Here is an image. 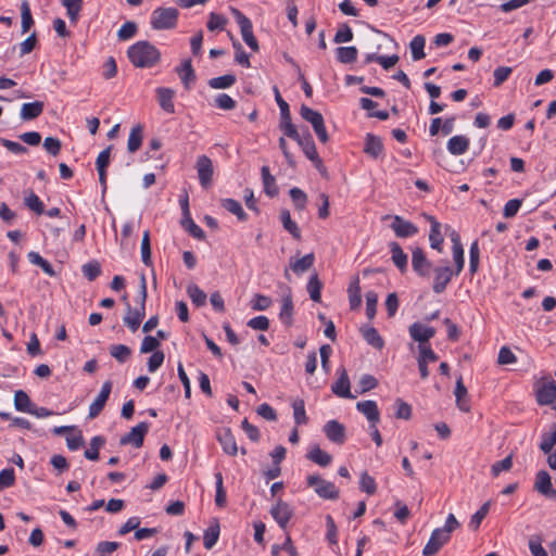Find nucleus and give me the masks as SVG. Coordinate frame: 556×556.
Listing matches in <instances>:
<instances>
[{"label":"nucleus","mask_w":556,"mask_h":556,"mask_svg":"<svg viewBox=\"0 0 556 556\" xmlns=\"http://www.w3.org/2000/svg\"><path fill=\"white\" fill-rule=\"evenodd\" d=\"M460 523L453 514H450L442 528L432 531L430 539L422 549V556H434L450 540L453 531L459 528Z\"/></svg>","instance_id":"nucleus-1"},{"label":"nucleus","mask_w":556,"mask_h":556,"mask_svg":"<svg viewBox=\"0 0 556 556\" xmlns=\"http://www.w3.org/2000/svg\"><path fill=\"white\" fill-rule=\"evenodd\" d=\"M127 54L134 66L140 68L154 66L161 58L159 49L143 40L130 46Z\"/></svg>","instance_id":"nucleus-2"},{"label":"nucleus","mask_w":556,"mask_h":556,"mask_svg":"<svg viewBox=\"0 0 556 556\" xmlns=\"http://www.w3.org/2000/svg\"><path fill=\"white\" fill-rule=\"evenodd\" d=\"M146 300H147V280L146 276L140 277V292H139V306L131 308L127 303V312L124 316V324L130 329L131 332H136L140 327V324L146 316Z\"/></svg>","instance_id":"nucleus-3"},{"label":"nucleus","mask_w":556,"mask_h":556,"mask_svg":"<svg viewBox=\"0 0 556 556\" xmlns=\"http://www.w3.org/2000/svg\"><path fill=\"white\" fill-rule=\"evenodd\" d=\"M179 12L175 8H156L151 14V27L156 30L174 29Z\"/></svg>","instance_id":"nucleus-4"},{"label":"nucleus","mask_w":556,"mask_h":556,"mask_svg":"<svg viewBox=\"0 0 556 556\" xmlns=\"http://www.w3.org/2000/svg\"><path fill=\"white\" fill-rule=\"evenodd\" d=\"M306 483L308 486L314 488L315 493L324 500L334 501L339 498L340 492L334 483L323 479L318 475L307 476Z\"/></svg>","instance_id":"nucleus-5"},{"label":"nucleus","mask_w":556,"mask_h":556,"mask_svg":"<svg viewBox=\"0 0 556 556\" xmlns=\"http://www.w3.org/2000/svg\"><path fill=\"white\" fill-rule=\"evenodd\" d=\"M231 14L236 18V21L240 27V31H241L243 41L253 51H257L258 43H257L255 36L253 35V25H252L251 21L240 10H238L236 8H231Z\"/></svg>","instance_id":"nucleus-6"},{"label":"nucleus","mask_w":556,"mask_h":556,"mask_svg":"<svg viewBox=\"0 0 556 556\" xmlns=\"http://www.w3.org/2000/svg\"><path fill=\"white\" fill-rule=\"evenodd\" d=\"M535 397L539 405H551L556 400V382L551 378L542 379L535 389Z\"/></svg>","instance_id":"nucleus-7"},{"label":"nucleus","mask_w":556,"mask_h":556,"mask_svg":"<svg viewBox=\"0 0 556 556\" xmlns=\"http://www.w3.org/2000/svg\"><path fill=\"white\" fill-rule=\"evenodd\" d=\"M293 140L298 142L305 156L314 163L317 169L323 168V161L317 153L315 142L308 130L302 135L300 134L299 138Z\"/></svg>","instance_id":"nucleus-8"},{"label":"nucleus","mask_w":556,"mask_h":556,"mask_svg":"<svg viewBox=\"0 0 556 556\" xmlns=\"http://www.w3.org/2000/svg\"><path fill=\"white\" fill-rule=\"evenodd\" d=\"M195 169L198 172L199 181L202 188H210L212 186L214 175V166L212 160L205 154L198 156L195 162Z\"/></svg>","instance_id":"nucleus-9"},{"label":"nucleus","mask_w":556,"mask_h":556,"mask_svg":"<svg viewBox=\"0 0 556 556\" xmlns=\"http://www.w3.org/2000/svg\"><path fill=\"white\" fill-rule=\"evenodd\" d=\"M148 431L149 424L142 421L138 424L136 427L131 428V430L127 434L123 435L121 438L119 443L122 445L131 444L137 448L141 447L143 444L144 435L148 433Z\"/></svg>","instance_id":"nucleus-10"},{"label":"nucleus","mask_w":556,"mask_h":556,"mask_svg":"<svg viewBox=\"0 0 556 556\" xmlns=\"http://www.w3.org/2000/svg\"><path fill=\"white\" fill-rule=\"evenodd\" d=\"M270 515L281 529H286L293 516L292 507L282 500H279L270 509Z\"/></svg>","instance_id":"nucleus-11"},{"label":"nucleus","mask_w":556,"mask_h":556,"mask_svg":"<svg viewBox=\"0 0 556 556\" xmlns=\"http://www.w3.org/2000/svg\"><path fill=\"white\" fill-rule=\"evenodd\" d=\"M112 381H105L102 384V388L98 394V396L94 399V401L89 406V418H96L100 415V413L103 410L105 403L111 394L112 391Z\"/></svg>","instance_id":"nucleus-12"},{"label":"nucleus","mask_w":556,"mask_h":556,"mask_svg":"<svg viewBox=\"0 0 556 556\" xmlns=\"http://www.w3.org/2000/svg\"><path fill=\"white\" fill-rule=\"evenodd\" d=\"M434 271V280L432 285V290L434 293L440 294L442 293L450 281L452 280V277L455 275L454 270L450 266H438L433 269Z\"/></svg>","instance_id":"nucleus-13"},{"label":"nucleus","mask_w":556,"mask_h":556,"mask_svg":"<svg viewBox=\"0 0 556 556\" xmlns=\"http://www.w3.org/2000/svg\"><path fill=\"white\" fill-rule=\"evenodd\" d=\"M325 435L334 444L341 445L346 440L345 427L337 420H329L324 426Z\"/></svg>","instance_id":"nucleus-14"},{"label":"nucleus","mask_w":556,"mask_h":556,"mask_svg":"<svg viewBox=\"0 0 556 556\" xmlns=\"http://www.w3.org/2000/svg\"><path fill=\"white\" fill-rule=\"evenodd\" d=\"M412 266L416 274L420 277L429 276L431 262L426 257L421 248H415L412 253Z\"/></svg>","instance_id":"nucleus-15"},{"label":"nucleus","mask_w":556,"mask_h":556,"mask_svg":"<svg viewBox=\"0 0 556 556\" xmlns=\"http://www.w3.org/2000/svg\"><path fill=\"white\" fill-rule=\"evenodd\" d=\"M408 331L412 339L419 342V345L429 344V340L435 334V329L433 327H426L420 323L412 324Z\"/></svg>","instance_id":"nucleus-16"},{"label":"nucleus","mask_w":556,"mask_h":556,"mask_svg":"<svg viewBox=\"0 0 556 556\" xmlns=\"http://www.w3.org/2000/svg\"><path fill=\"white\" fill-rule=\"evenodd\" d=\"M391 228L399 238H409L418 232L417 226L399 215L393 217Z\"/></svg>","instance_id":"nucleus-17"},{"label":"nucleus","mask_w":556,"mask_h":556,"mask_svg":"<svg viewBox=\"0 0 556 556\" xmlns=\"http://www.w3.org/2000/svg\"><path fill=\"white\" fill-rule=\"evenodd\" d=\"M216 439L220 443L223 451L231 456L237 455L238 447L235 437L229 428H222L216 432Z\"/></svg>","instance_id":"nucleus-18"},{"label":"nucleus","mask_w":556,"mask_h":556,"mask_svg":"<svg viewBox=\"0 0 556 556\" xmlns=\"http://www.w3.org/2000/svg\"><path fill=\"white\" fill-rule=\"evenodd\" d=\"M350 387V379L346 370L342 369L338 380L332 384L331 390L339 397L354 399L355 395L351 393Z\"/></svg>","instance_id":"nucleus-19"},{"label":"nucleus","mask_w":556,"mask_h":556,"mask_svg":"<svg viewBox=\"0 0 556 556\" xmlns=\"http://www.w3.org/2000/svg\"><path fill=\"white\" fill-rule=\"evenodd\" d=\"M391 252V260L399 270L404 274L407 270V254L403 251L401 245L393 241L389 244Z\"/></svg>","instance_id":"nucleus-20"},{"label":"nucleus","mask_w":556,"mask_h":556,"mask_svg":"<svg viewBox=\"0 0 556 556\" xmlns=\"http://www.w3.org/2000/svg\"><path fill=\"white\" fill-rule=\"evenodd\" d=\"M156 93L160 106L166 113L173 114L175 112V105L173 101L175 97V91L169 88L160 87L156 89Z\"/></svg>","instance_id":"nucleus-21"},{"label":"nucleus","mask_w":556,"mask_h":556,"mask_svg":"<svg viewBox=\"0 0 556 556\" xmlns=\"http://www.w3.org/2000/svg\"><path fill=\"white\" fill-rule=\"evenodd\" d=\"M306 458L321 467H327L332 462V456L329 453L323 451L317 444L309 448L306 454Z\"/></svg>","instance_id":"nucleus-22"},{"label":"nucleus","mask_w":556,"mask_h":556,"mask_svg":"<svg viewBox=\"0 0 556 556\" xmlns=\"http://www.w3.org/2000/svg\"><path fill=\"white\" fill-rule=\"evenodd\" d=\"M431 224L429 241L432 249L441 251L444 238L441 233V224L433 216H426Z\"/></svg>","instance_id":"nucleus-23"},{"label":"nucleus","mask_w":556,"mask_h":556,"mask_svg":"<svg viewBox=\"0 0 556 556\" xmlns=\"http://www.w3.org/2000/svg\"><path fill=\"white\" fill-rule=\"evenodd\" d=\"M45 104L41 101L24 103L21 108V118L23 121H31L37 118L43 112Z\"/></svg>","instance_id":"nucleus-24"},{"label":"nucleus","mask_w":556,"mask_h":556,"mask_svg":"<svg viewBox=\"0 0 556 556\" xmlns=\"http://www.w3.org/2000/svg\"><path fill=\"white\" fill-rule=\"evenodd\" d=\"M361 285L358 276L353 277L348 288L349 303L351 309H358L362 304Z\"/></svg>","instance_id":"nucleus-25"},{"label":"nucleus","mask_w":556,"mask_h":556,"mask_svg":"<svg viewBox=\"0 0 556 556\" xmlns=\"http://www.w3.org/2000/svg\"><path fill=\"white\" fill-rule=\"evenodd\" d=\"M315 262V255L313 253H308L304 255L303 257L293 261L292 258L289 262V268L296 274L298 276L304 274L307 271Z\"/></svg>","instance_id":"nucleus-26"},{"label":"nucleus","mask_w":556,"mask_h":556,"mask_svg":"<svg viewBox=\"0 0 556 556\" xmlns=\"http://www.w3.org/2000/svg\"><path fill=\"white\" fill-rule=\"evenodd\" d=\"M177 73L186 89H190L191 84L195 81V73L190 59L185 60L177 68Z\"/></svg>","instance_id":"nucleus-27"},{"label":"nucleus","mask_w":556,"mask_h":556,"mask_svg":"<svg viewBox=\"0 0 556 556\" xmlns=\"http://www.w3.org/2000/svg\"><path fill=\"white\" fill-rule=\"evenodd\" d=\"M469 148V139L466 136L457 135L447 141V150L453 155H462Z\"/></svg>","instance_id":"nucleus-28"},{"label":"nucleus","mask_w":556,"mask_h":556,"mask_svg":"<svg viewBox=\"0 0 556 556\" xmlns=\"http://www.w3.org/2000/svg\"><path fill=\"white\" fill-rule=\"evenodd\" d=\"M356 409L364 414L370 422L377 424L379 421V410L375 401L358 402Z\"/></svg>","instance_id":"nucleus-29"},{"label":"nucleus","mask_w":556,"mask_h":556,"mask_svg":"<svg viewBox=\"0 0 556 556\" xmlns=\"http://www.w3.org/2000/svg\"><path fill=\"white\" fill-rule=\"evenodd\" d=\"M364 151L374 159L379 157L383 152V144L379 137L367 134Z\"/></svg>","instance_id":"nucleus-30"},{"label":"nucleus","mask_w":556,"mask_h":556,"mask_svg":"<svg viewBox=\"0 0 556 556\" xmlns=\"http://www.w3.org/2000/svg\"><path fill=\"white\" fill-rule=\"evenodd\" d=\"M262 180L265 193L274 198L278 194V187L275 177L270 174L268 166H263L261 169Z\"/></svg>","instance_id":"nucleus-31"},{"label":"nucleus","mask_w":556,"mask_h":556,"mask_svg":"<svg viewBox=\"0 0 556 556\" xmlns=\"http://www.w3.org/2000/svg\"><path fill=\"white\" fill-rule=\"evenodd\" d=\"M361 331L365 341L372 348L381 350L384 346V341L376 328L365 327Z\"/></svg>","instance_id":"nucleus-32"},{"label":"nucleus","mask_w":556,"mask_h":556,"mask_svg":"<svg viewBox=\"0 0 556 556\" xmlns=\"http://www.w3.org/2000/svg\"><path fill=\"white\" fill-rule=\"evenodd\" d=\"M280 220L282 223L283 228L295 239H301V230L298 224L292 220L290 212L288 210H281L280 212Z\"/></svg>","instance_id":"nucleus-33"},{"label":"nucleus","mask_w":556,"mask_h":556,"mask_svg":"<svg viewBox=\"0 0 556 556\" xmlns=\"http://www.w3.org/2000/svg\"><path fill=\"white\" fill-rule=\"evenodd\" d=\"M142 132L143 126L140 124L131 128L127 142V149L130 153H134L140 149L142 144Z\"/></svg>","instance_id":"nucleus-34"},{"label":"nucleus","mask_w":556,"mask_h":556,"mask_svg":"<svg viewBox=\"0 0 556 556\" xmlns=\"http://www.w3.org/2000/svg\"><path fill=\"white\" fill-rule=\"evenodd\" d=\"M292 315H293V301H292L291 294L289 293V294L285 295L282 299V305H281L279 317L285 325L291 326L292 321H293Z\"/></svg>","instance_id":"nucleus-35"},{"label":"nucleus","mask_w":556,"mask_h":556,"mask_svg":"<svg viewBox=\"0 0 556 556\" xmlns=\"http://www.w3.org/2000/svg\"><path fill=\"white\" fill-rule=\"evenodd\" d=\"M34 405L35 404L30 401L28 394L25 391L18 390L15 392L14 406L16 410L29 414Z\"/></svg>","instance_id":"nucleus-36"},{"label":"nucleus","mask_w":556,"mask_h":556,"mask_svg":"<svg viewBox=\"0 0 556 556\" xmlns=\"http://www.w3.org/2000/svg\"><path fill=\"white\" fill-rule=\"evenodd\" d=\"M553 488L552 485V479H551V476L548 475L547 471L545 470H540L538 473H536V477H535V483H534V489L545 495L548 493V491Z\"/></svg>","instance_id":"nucleus-37"},{"label":"nucleus","mask_w":556,"mask_h":556,"mask_svg":"<svg viewBox=\"0 0 556 556\" xmlns=\"http://www.w3.org/2000/svg\"><path fill=\"white\" fill-rule=\"evenodd\" d=\"M280 129L283 131L285 136L291 139L299 138V131L295 126L292 124L290 111L288 113L280 114Z\"/></svg>","instance_id":"nucleus-38"},{"label":"nucleus","mask_w":556,"mask_h":556,"mask_svg":"<svg viewBox=\"0 0 556 556\" xmlns=\"http://www.w3.org/2000/svg\"><path fill=\"white\" fill-rule=\"evenodd\" d=\"M61 3L66 8V13L70 21L76 24L79 18V12L83 8V0H60Z\"/></svg>","instance_id":"nucleus-39"},{"label":"nucleus","mask_w":556,"mask_h":556,"mask_svg":"<svg viewBox=\"0 0 556 556\" xmlns=\"http://www.w3.org/2000/svg\"><path fill=\"white\" fill-rule=\"evenodd\" d=\"M219 531L220 528L217 520L204 531L203 544L206 549H211L216 544L219 538Z\"/></svg>","instance_id":"nucleus-40"},{"label":"nucleus","mask_w":556,"mask_h":556,"mask_svg":"<svg viewBox=\"0 0 556 556\" xmlns=\"http://www.w3.org/2000/svg\"><path fill=\"white\" fill-rule=\"evenodd\" d=\"M222 206L228 212L236 215L239 220L245 222L248 219V215L245 214L241 204L237 200L224 199L222 200Z\"/></svg>","instance_id":"nucleus-41"},{"label":"nucleus","mask_w":556,"mask_h":556,"mask_svg":"<svg viewBox=\"0 0 556 556\" xmlns=\"http://www.w3.org/2000/svg\"><path fill=\"white\" fill-rule=\"evenodd\" d=\"M358 51L354 46L340 47L337 49V59L343 64H350L356 61Z\"/></svg>","instance_id":"nucleus-42"},{"label":"nucleus","mask_w":556,"mask_h":556,"mask_svg":"<svg viewBox=\"0 0 556 556\" xmlns=\"http://www.w3.org/2000/svg\"><path fill=\"white\" fill-rule=\"evenodd\" d=\"M425 45H426V39L422 35H417L415 36L410 43H409V47H410V51H412V56L415 61H418V60H421L425 58Z\"/></svg>","instance_id":"nucleus-43"},{"label":"nucleus","mask_w":556,"mask_h":556,"mask_svg":"<svg viewBox=\"0 0 556 556\" xmlns=\"http://www.w3.org/2000/svg\"><path fill=\"white\" fill-rule=\"evenodd\" d=\"M187 293L195 306L200 307L205 305L207 298L206 293L203 290H201L195 283H190L187 287Z\"/></svg>","instance_id":"nucleus-44"},{"label":"nucleus","mask_w":556,"mask_h":556,"mask_svg":"<svg viewBox=\"0 0 556 556\" xmlns=\"http://www.w3.org/2000/svg\"><path fill=\"white\" fill-rule=\"evenodd\" d=\"M27 256L31 264L39 266L47 275L51 277L55 275L52 265L47 260H45L39 253L31 251L28 253Z\"/></svg>","instance_id":"nucleus-45"},{"label":"nucleus","mask_w":556,"mask_h":556,"mask_svg":"<svg viewBox=\"0 0 556 556\" xmlns=\"http://www.w3.org/2000/svg\"><path fill=\"white\" fill-rule=\"evenodd\" d=\"M237 78L232 74L218 76L208 80V86L213 89H226L231 87L236 83Z\"/></svg>","instance_id":"nucleus-46"},{"label":"nucleus","mask_w":556,"mask_h":556,"mask_svg":"<svg viewBox=\"0 0 556 556\" xmlns=\"http://www.w3.org/2000/svg\"><path fill=\"white\" fill-rule=\"evenodd\" d=\"M300 115L304 121L309 123L312 127L316 126L324 119L323 115L318 111H315L305 104H302Z\"/></svg>","instance_id":"nucleus-47"},{"label":"nucleus","mask_w":556,"mask_h":556,"mask_svg":"<svg viewBox=\"0 0 556 556\" xmlns=\"http://www.w3.org/2000/svg\"><path fill=\"white\" fill-rule=\"evenodd\" d=\"M323 288V283L318 278L317 274H314L311 276L308 282H307V292L309 293L311 299L314 302H320V291Z\"/></svg>","instance_id":"nucleus-48"},{"label":"nucleus","mask_w":556,"mask_h":556,"mask_svg":"<svg viewBox=\"0 0 556 556\" xmlns=\"http://www.w3.org/2000/svg\"><path fill=\"white\" fill-rule=\"evenodd\" d=\"M555 444H556V422L553 424L551 433L542 434L540 450L543 453L548 454L552 452Z\"/></svg>","instance_id":"nucleus-49"},{"label":"nucleus","mask_w":556,"mask_h":556,"mask_svg":"<svg viewBox=\"0 0 556 556\" xmlns=\"http://www.w3.org/2000/svg\"><path fill=\"white\" fill-rule=\"evenodd\" d=\"M81 271L89 281H93L101 275L102 269L98 261H90L81 266Z\"/></svg>","instance_id":"nucleus-50"},{"label":"nucleus","mask_w":556,"mask_h":556,"mask_svg":"<svg viewBox=\"0 0 556 556\" xmlns=\"http://www.w3.org/2000/svg\"><path fill=\"white\" fill-rule=\"evenodd\" d=\"M105 443V440L100 437H93L90 442V447L85 451V457L89 460L99 459V450Z\"/></svg>","instance_id":"nucleus-51"},{"label":"nucleus","mask_w":556,"mask_h":556,"mask_svg":"<svg viewBox=\"0 0 556 556\" xmlns=\"http://www.w3.org/2000/svg\"><path fill=\"white\" fill-rule=\"evenodd\" d=\"M181 225L185 228V230L188 231L195 239L201 240L205 238L204 231L193 222L190 215L184 217V219L181 220Z\"/></svg>","instance_id":"nucleus-52"},{"label":"nucleus","mask_w":556,"mask_h":556,"mask_svg":"<svg viewBox=\"0 0 556 556\" xmlns=\"http://www.w3.org/2000/svg\"><path fill=\"white\" fill-rule=\"evenodd\" d=\"M293 416L296 426L307 424L308 419L305 413V405L303 400H295L292 403Z\"/></svg>","instance_id":"nucleus-53"},{"label":"nucleus","mask_w":556,"mask_h":556,"mask_svg":"<svg viewBox=\"0 0 556 556\" xmlns=\"http://www.w3.org/2000/svg\"><path fill=\"white\" fill-rule=\"evenodd\" d=\"M22 33H27L34 24L29 4L26 0L21 3Z\"/></svg>","instance_id":"nucleus-54"},{"label":"nucleus","mask_w":556,"mask_h":556,"mask_svg":"<svg viewBox=\"0 0 556 556\" xmlns=\"http://www.w3.org/2000/svg\"><path fill=\"white\" fill-rule=\"evenodd\" d=\"M111 355L119 363H125L131 355V350L124 344H115L110 349Z\"/></svg>","instance_id":"nucleus-55"},{"label":"nucleus","mask_w":556,"mask_h":556,"mask_svg":"<svg viewBox=\"0 0 556 556\" xmlns=\"http://www.w3.org/2000/svg\"><path fill=\"white\" fill-rule=\"evenodd\" d=\"M480 261V249L478 241H473L469 249V270L473 275L478 271Z\"/></svg>","instance_id":"nucleus-56"},{"label":"nucleus","mask_w":556,"mask_h":556,"mask_svg":"<svg viewBox=\"0 0 556 556\" xmlns=\"http://www.w3.org/2000/svg\"><path fill=\"white\" fill-rule=\"evenodd\" d=\"M215 480H216V495H215V503L218 507H225L227 503L226 498V491L223 485V475L222 472L215 473Z\"/></svg>","instance_id":"nucleus-57"},{"label":"nucleus","mask_w":556,"mask_h":556,"mask_svg":"<svg viewBox=\"0 0 556 556\" xmlns=\"http://www.w3.org/2000/svg\"><path fill=\"white\" fill-rule=\"evenodd\" d=\"M490 509V502H485L470 518L469 527L477 530Z\"/></svg>","instance_id":"nucleus-58"},{"label":"nucleus","mask_w":556,"mask_h":556,"mask_svg":"<svg viewBox=\"0 0 556 556\" xmlns=\"http://www.w3.org/2000/svg\"><path fill=\"white\" fill-rule=\"evenodd\" d=\"M290 193V197L292 199V202L295 206L296 210L299 211H303L306 206V202H307V197L305 194V192L303 190H301L300 188H292L290 189L289 191Z\"/></svg>","instance_id":"nucleus-59"},{"label":"nucleus","mask_w":556,"mask_h":556,"mask_svg":"<svg viewBox=\"0 0 556 556\" xmlns=\"http://www.w3.org/2000/svg\"><path fill=\"white\" fill-rule=\"evenodd\" d=\"M141 260L147 265L150 266L152 264L151 261V243H150V233L149 231H144L141 240Z\"/></svg>","instance_id":"nucleus-60"},{"label":"nucleus","mask_w":556,"mask_h":556,"mask_svg":"<svg viewBox=\"0 0 556 556\" xmlns=\"http://www.w3.org/2000/svg\"><path fill=\"white\" fill-rule=\"evenodd\" d=\"M359 488L369 495H372L377 490L375 479L367 471H364L361 476Z\"/></svg>","instance_id":"nucleus-61"},{"label":"nucleus","mask_w":556,"mask_h":556,"mask_svg":"<svg viewBox=\"0 0 556 556\" xmlns=\"http://www.w3.org/2000/svg\"><path fill=\"white\" fill-rule=\"evenodd\" d=\"M378 294L375 291L366 293V316L372 319L377 313Z\"/></svg>","instance_id":"nucleus-62"},{"label":"nucleus","mask_w":556,"mask_h":556,"mask_svg":"<svg viewBox=\"0 0 556 556\" xmlns=\"http://www.w3.org/2000/svg\"><path fill=\"white\" fill-rule=\"evenodd\" d=\"M353 39V31L351 27L344 23L338 28L333 41L336 43L349 42Z\"/></svg>","instance_id":"nucleus-63"},{"label":"nucleus","mask_w":556,"mask_h":556,"mask_svg":"<svg viewBox=\"0 0 556 556\" xmlns=\"http://www.w3.org/2000/svg\"><path fill=\"white\" fill-rule=\"evenodd\" d=\"M119 547V543L102 541L99 542L96 546V552L99 553V556H109L114 553Z\"/></svg>","instance_id":"nucleus-64"}]
</instances>
